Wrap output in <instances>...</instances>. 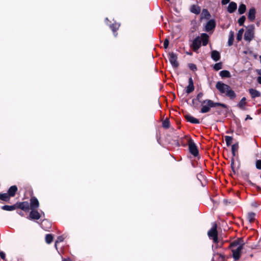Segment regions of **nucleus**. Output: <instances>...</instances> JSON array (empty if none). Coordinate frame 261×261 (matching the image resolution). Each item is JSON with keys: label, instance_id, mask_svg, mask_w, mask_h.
Masks as SVG:
<instances>
[{"label": "nucleus", "instance_id": "1", "mask_svg": "<svg viewBox=\"0 0 261 261\" xmlns=\"http://www.w3.org/2000/svg\"><path fill=\"white\" fill-rule=\"evenodd\" d=\"M244 245V241L241 239L235 240L230 244V247L234 260H237L240 258Z\"/></svg>", "mask_w": 261, "mask_h": 261}, {"label": "nucleus", "instance_id": "2", "mask_svg": "<svg viewBox=\"0 0 261 261\" xmlns=\"http://www.w3.org/2000/svg\"><path fill=\"white\" fill-rule=\"evenodd\" d=\"M201 106L200 112L201 113H206L210 112L211 108H214L217 106H220L223 108L226 109L227 106L224 103L215 102L210 99H205L200 101Z\"/></svg>", "mask_w": 261, "mask_h": 261}, {"label": "nucleus", "instance_id": "3", "mask_svg": "<svg viewBox=\"0 0 261 261\" xmlns=\"http://www.w3.org/2000/svg\"><path fill=\"white\" fill-rule=\"evenodd\" d=\"M208 35L206 33H202L200 36H198L194 39L191 47L194 51H197V50L200 47L201 43H202L203 46H205L208 43Z\"/></svg>", "mask_w": 261, "mask_h": 261}, {"label": "nucleus", "instance_id": "4", "mask_svg": "<svg viewBox=\"0 0 261 261\" xmlns=\"http://www.w3.org/2000/svg\"><path fill=\"white\" fill-rule=\"evenodd\" d=\"M207 235L210 239L212 240L215 244H218L217 225L215 223L212 224V228L208 231Z\"/></svg>", "mask_w": 261, "mask_h": 261}, {"label": "nucleus", "instance_id": "5", "mask_svg": "<svg viewBox=\"0 0 261 261\" xmlns=\"http://www.w3.org/2000/svg\"><path fill=\"white\" fill-rule=\"evenodd\" d=\"M255 26L253 24L250 25L247 27V30L244 34V39L250 42L254 37V31Z\"/></svg>", "mask_w": 261, "mask_h": 261}, {"label": "nucleus", "instance_id": "6", "mask_svg": "<svg viewBox=\"0 0 261 261\" xmlns=\"http://www.w3.org/2000/svg\"><path fill=\"white\" fill-rule=\"evenodd\" d=\"M189 149L190 153L196 156L198 154V150L195 143L192 140L189 142Z\"/></svg>", "mask_w": 261, "mask_h": 261}, {"label": "nucleus", "instance_id": "7", "mask_svg": "<svg viewBox=\"0 0 261 261\" xmlns=\"http://www.w3.org/2000/svg\"><path fill=\"white\" fill-rule=\"evenodd\" d=\"M228 85L225 84L221 82H217L216 85V88L222 94L225 93V91L226 90L228 89Z\"/></svg>", "mask_w": 261, "mask_h": 261}, {"label": "nucleus", "instance_id": "8", "mask_svg": "<svg viewBox=\"0 0 261 261\" xmlns=\"http://www.w3.org/2000/svg\"><path fill=\"white\" fill-rule=\"evenodd\" d=\"M28 218L30 220H38L41 217L40 214L35 210H31Z\"/></svg>", "mask_w": 261, "mask_h": 261}, {"label": "nucleus", "instance_id": "9", "mask_svg": "<svg viewBox=\"0 0 261 261\" xmlns=\"http://www.w3.org/2000/svg\"><path fill=\"white\" fill-rule=\"evenodd\" d=\"M39 206V203L38 199L35 197H31L30 199V208L31 210H35Z\"/></svg>", "mask_w": 261, "mask_h": 261}, {"label": "nucleus", "instance_id": "10", "mask_svg": "<svg viewBox=\"0 0 261 261\" xmlns=\"http://www.w3.org/2000/svg\"><path fill=\"white\" fill-rule=\"evenodd\" d=\"M223 94H224L226 96L229 97L230 99H233L236 97V94L231 89L230 86L228 87V89L226 90Z\"/></svg>", "mask_w": 261, "mask_h": 261}, {"label": "nucleus", "instance_id": "11", "mask_svg": "<svg viewBox=\"0 0 261 261\" xmlns=\"http://www.w3.org/2000/svg\"><path fill=\"white\" fill-rule=\"evenodd\" d=\"M168 59L172 65H177V56L173 53H169L168 55Z\"/></svg>", "mask_w": 261, "mask_h": 261}, {"label": "nucleus", "instance_id": "12", "mask_svg": "<svg viewBox=\"0 0 261 261\" xmlns=\"http://www.w3.org/2000/svg\"><path fill=\"white\" fill-rule=\"evenodd\" d=\"M216 24L214 20H209L205 26V31L208 32L213 30L215 27Z\"/></svg>", "mask_w": 261, "mask_h": 261}, {"label": "nucleus", "instance_id": "13", "mask_svg": "<svg viewBox=\"0 0 261 261\" xmlns=\"http://www.w3.org/2000/svg\"><path fill=\"white\" fill-rule=\"evenodd\" d=\"M185 118L186 120L192 123L193 124H199L200 123L198 119L194 117L193 116L190 115H186L185 116Z\"/></svg>", "mask_w": 261, "mask_h": 261}, {"label": "nucleus", "instance_id": "14", "mask_svg": "<svg viewBox=\"0 0 261 261\" xmlns=\"http://www.w3.org/2000/svg\"><path fill=\"white\" fill-rule=\"evenodd\" d=\"M237 5L235 2H231L229 3V4L228 6L227 7V11L230 13H232L237 9Z\"/></svg>", "mask_w": 261, "mask_h": 261}, {"label": "nucleus", "instance_id": "15", "mask_svg": "<svg viewBox=\"0 0 261 261\" xmlns=\"http://www.w3.org/2000/svg\"><path fill=\"white\" fill-rule=\"evenodd\" d=\"M249 92L251 96V97L253 99L256 97H260L261 95V93L259 91L252 88L250 89L249 90Z\"/></svg>", "mask_w": 261, "mask_h": 261}, {"label": "nucleus", "instance_id": "16", "mask_svg": "<svg viewBox=\"0 0 261 261\" xmlns=\"http://www.w3.org/2000/svg\"><path fill=\"white\" fill-rule=\"evenodd\" d=\"M255 17V10L254 8H251L249 10L248 15V19L252 21L254 20Z\"/></svg>", "mask_w": 261, "mask_h": 261}, {"label": "nucleus", "instance_id": "17", "mask_svg": "<svg viewBox=\"0 0 261 261\" xmlns=\"http://www.w3.org/2000/svg\"><path fill=\"white\" fill-rule=\"evenodd\" d=\"M17 191V187L16 186H12L9 189L8 194L10 197H13Z\"/></svg>", "mask_w": 261, "mask_h": 261}, {"label": "nucleus", "instance_id": "18", "mask_svg": "<svg viewBox=\"0 0 261 261\" xmlns=\"http://www.w3.org/2000/svg\"><path fill=\"white\" fill-rule=\"evenodd\" d=\"M190 11L193 13L199 14L200 13L201 9L198 6L193 5L191 7Z\"/></svg>", "mask_w": 261, "mask_h": 261}, {"label": "nucleus", "instance_id": "19", "mask_svg": "<svg viewBox=\"0 0 261 261\" xmlns=\"http://www.w3.org/2000/svg\"><path fill=\"white\" fill-rule=\"evenodd\" d=\"M211 57L215 61H218L220 57V53L217 50H213L211 53Z\"/></svg>", "mask_w": 261, "mask_h": 261}, {"label": "nucleus", "instance_id": "20", "mask_svg": "<svg viewBox=\"0 0 261 261\" xmlns=\"http://www.w3.org/2000/svg\"><path fill=\"white\" fill-rule=\"evenodd\" d=\"M19 207L21 210L27 212L30 209V205L28 202H23L19 204Z\"/></svg>", "mask_w": 261, "mask_h": 261}, {"label": "nucleus", "instance_id": "21", "mask_svg": "<svg viewBox=\"0 0 261 261\" xmlns=\"http://www.w3.org/2000/svg\"><path fill=\"white\" fill-rule=\"evenodd\" d=\"M255 214L252 212L249 213L247 215V219L250 223H252L255 220Z\"/></svg>", "mask_w": 261, "mask_h": 261}, {"label": "nucleus", "instance_id": "22", "mask_svg": "<svg viewBox=\"0 0 261 261\" xmlns=\"http://www.w3.org/2000/svg\"><path fill=\"white\" fill-rule=\"evenodd\" d=\"M119 27L120 24L117 23H113V24L110 25V28L113 32L115 36H116L117 35V34H115V32L119 29Z\"/></svg>", "mask_w": 261, "mask_h": 261}, {"label": "nucleus", "instance_id": "23", "mask_svg": "<svg viewBox=\"0 0 261 261\" xmlns=\"http://www.w3.org/2000/svg\"><path fill=\"white\" fill-rule=\"evenodd\" d=\"M234 39V32L232 31L229 32V38H228V45L230 46L232 44Z\"/></svg>", "mask_w": 261, "mask_h": 261}, {"label": "nucleus", "instance_id": "24", "mask_svg": "<svg viewBox=\"0 0 261 261\" xmlns=\"http://www.w3.org/2000/svg\"><path fill=\"white\" fill-rule=\"evenodd\" d=\"M246 98L243 97L238 104V106L241 109H244L246 105Z\"/></svg>", "mask_w": 261, "mask_h": 261}, {"label": "nucleus", "instance_id": "25", "mask_svg": "<svg viewBox=\"0 0 261 261\" xmlns=\"http://www.w3.org/2000/svg\"><path fill=\"white\" fill-rule=\"evenodd\" d=\"M10 196L8 193H0V199L5 201H7L10 199Z\"/></svg>", "mask_w": 261, "mask_h": 261}, {"label": "nucleus", "instance_id": "26", "mask_svg": "<svg viewBox=\"0 0 261 261\" xmlns=\"http://www.w3.org/2000/svg\"><path fill=\"white\" fill-rule=\"evenodd\" d=\"M239 148V145L238 143L234 144L231 146V151L233 156H235L236 154V152L238 151Z\"/></svg>", "mask_w": 261, "mask_h": 261}, {"label": "nucleus", "instance_id": "27", "mask_svg": "<svg viewBox=\"0 0 261 261\" xmlns=\"http://www.w3.org/2000/svg\"><path fill=\"white\" fill-rule=\"evenodd\" d=\"M201 18H208L209 16H210V14L206 9H203L202 11L201 14Z\"/></svg>", "mask_w": 261, "mask_h": 261}, {"label": "nucleus", "instance_id": "28", "mask_svg": "<svg viewBox=\"0 0 261 261\" xmlns=\"http://www.w3.org/2000/svg\"><path fill=\"white\" fill-rule=\"evenodd\" d=\"M220 75L222 77H229L230 76L229 72L227 70H222V71H220Z\"/></svg>", "mask_w": 261, "mask_h": 261}, {"label": "nucleus", "instance_id": "29", "mask_svg": "<svg viewBox=\"0 0 261 261\" xmlns=\"http://www.w3.org/2000/svg\"><path fill=\"white\" fill-rule=\"evenodd\" d=\"M246 9V6L244 4H241L239 6L238 11L240 14H243L245 12Z\"/></svg>", "mask_w": 261, "mask_h": 261}, {"label": "nucleus", "instance_id": "30", "mask_svg": "<svg viewBox=\"0 0 261 261\" xmlns=\"http://www.w3.org/2000/svg\"><path fill=\"white\" fill-rule=\"evenodd\" d=\"M244 30L243 29H241L237 33V39L239 41L242 40L243 34Z\"/></svg>", "mask_w": 261, "mask_h": 261}, {"label": "nucleus", "instance_id": "31", "mask_svg": "<svg viewBox=\"0 0 261 261\" xmlns=\"http://www.w3.org/2000/svg\"><path fill=\"white\" fill-rule=\"evenodd\" d=\"M232 140H233V138L232 137L228 136H226L225 137V142H226V145L227 146H229L230 145V144L232 143Z\"/></svg>", "mask_w": 261, "mask_h": 261}, {"label": "nucleus", "instance_id": "32", "mask_svg": "<svg viewBox=\"0 0 261 261\" xmlns=\"http://www.w3.org/2000/svg\"><path fill=\"white\" fill-rule=\"evenodd\" d=\"M15 206L14 205H4L2 207V209L5 211H12L14 210H15Z\"/></svg>", "mask_w": 261, "mask_h": 261}, {"label": "nucleus", "instance_id": "33", "mask_svg": "<svg viewBox=\"0 0 261 261\" xmlns=\"http://www.w3.org/2000/svg\"><path fill=\"white\" fill-rule=\"evenodd\" d=\"M53 240V237L51 234H47L45 236V241L46 243L50 244Z\"/></svg>", "mask_w": 261, "mask_h": 261}, {"label": "nucleus", "instance_id": "34", "mask_svg": "<svg viewBox=\"0 0 261 261\" xmlns=\"http://www.w3.org/2000/svg\"><path fill=\"white\" fill-rule=\"evenodd\" d=\"M194 90V85H188V86L186 88V92L188 94H189L193 92Z\"/></svg>", "mask_w": 261, "mask_h": 261}, {"label": "nucleus", "instance_id": "35", "mask_svg": "<svg viewBox=\"0 0 261 261\" xmlns=\"http://www.w3.org/2000/svg\"><path fill=\"white\" fill-rule=\"evenodd\" d=\"M245 19H246V17L245 16H242V17H241L239 20H238V23L240 25H242L245 21Z\"/></svg>", "mask_w": 261, "mask_h": 261}, {"label": "nucleus", "instance_id": "36", "mask_svg": "<svg viewBox=\"0 0 261 261\" xmlns=\"http://www.w3.org/2000/svg\"><path fill=\"white\" fill-rule=\"evenodd\" d=\"M63 240H64V238L62 236H59V237H58L57 240V241H56V243H55V247H56V248H57V243H58L59 242H63Z\"/></svg>", "mask_w": 261, "mask_h": 261}, {"label": "nucleus", "instance_id": "37", "mask_svg": "<svg viewBox=\"0 0 261 261\" xmlns=\"http://www.w3.org/2000/svg\"><path fill=\"white\" fill-rule=\"evenodd\" d=\"M163 127L166 128L169 127V122L168 120H165L163 122Z\"/></svg>", "mask_w": 261, "mask_h": 261}, {"label": "nucleus", "instance_id": "38", "mask_svg": "<svg viewBox=\"0 0 261 261\" xmlns=\"http://www.w3.org/2000/svg\"><path fill=\"white\" fill-rule=\"evenodd\" d=\"M256 167L258 169H261V160H258L256 161Z\"/></svg>", "mask_w": 261, "mask_h": 261}, {"label": "nucleus", "instance_id": "39", "mask_svg": "<svg viewBox=\"0 0 261 261\" xmlns=\"http://www.w3.org/2000/svg\"><path fill=\"white\" fill-rule=\"evenodd\" d=\"M202 96L203 93L202 92L199 93L196 96V100H197L200 102V101H201L200 99L202 97Z\"/></svg>", "mask_w": 261, "mask_h": 261}, {"label": "nucleus", "instance_id": "40", "mask_svg": "<svg viewBox=\"0 0 261 261\" xmlns=\"http://www.w3.org/2000/svg\"><path fill=\"white\" fill-rule=\"evenodd\" d=\"M169 45V41L168 39H166L164 42V46L165 48H167Z\"/></svg>", "mask_w": 261, "mask_h": 261}, {"label": "nucleus", "instance_id": "41", "mask_svg": "<svg viewBox=\"0 0 261 261\" xmlns=\"http://www.w3.org/2000/svg\"><path fill=\"white\" fill-rule=\"evenodd\" d=\"M230 0H222L221 3L223 5H225L228 4Z\"/></svg>", "mask_w": 261, "mask_h": 261}, {"label": "nucleus", "instance_id": "42", "mask_svg": "<svg viewBox=\"0 0 261 261\" xmlns=\"http://www.w3.org/2000/svg\"><path fill=\"white\" fill-rule=\"evenodd\" d=\"M0 257L2 259H5V253L4 252L1 251L0 252Z\"/></svg>", "mask_w": 261, "mask_h": 261}, {"label": "nucleus", "instance_id": "43", "mask_svg": "<svg viewBox=\"0 0 261 261\" xmlns=\"http://www.w3.org/2000/svg\"><path fill=\"white\" fill-rule=\"evenodd\" d=\"M189 85H193V81L192 77L189 79Z\"/></svg>", "mask_w": 261, "mask_h": 261}, {"label": "nucleus", "instance_id": "44", "mask_svg": "<svg viewBox=\"0 0 261 261\" xmlns=\"http://www.w3.org/2000/svg\"><path fill=\"white\" fill-rule=\"evenodd\" d=\"M190 67L192 71H195L197 70V66H190Z\"/></svg>", "mask_w": 261, "mask_h": 261}, {"label": "nucleus", "instance_id": "45", "mask_svg": "<svg viewBox=\"0 0 261 261\" xmlns=\"http://www.w3.org/2000/svg\"><path fill=\"white\" fill-rule=\"evenodd\" d=\"M214 68L216 70H219L221 69V66H213Z\"/></svg>", "mask_w": 261, "mask_h": 261}, {"label": "nucleus", "instance_id": "46", "mask_svg": "<svg viewBox=\"0 0 261 261\" xmlns=\"http://www.w3.org/2000/svg\"><path fill=\"white\" fill-rule=\"evenodd\" d=\"M257 81L259 84H261V76L257 78Z\"/></svg>", "mask_w": 261, "mask_h": 261}, {"label": "nucleus", "instance_id": "47", "mask_svg": "<svg viewBox=\"0 0 261 261\" xmlns=\"http://www.w3.org/2000/svg\"><path fill=\"white\" fill-rule=\"evenodd\" d=\"M62 261H71L69 258H64Z\"/></svg>", "mask_w": 261, "mask_h": 261}, {"label": "nucleus", "instance_id": "48", "mask_svg": "<svg viewBox=\"0 0 261 261\" xmlns=\"http://www.w3.org/2000/svg\"><path fill=\"white\" fill-rule=\"evenodd\" d=\"M214 65H216V66L220 65V63H216L215 64H214Z\"/></svg>", "mask_w": 261, "mask_h": 261}, {"label": "nucleus", "instance_id": "49", "mask_svg": "<svg viewBox=\"0 0 261 261\" xmlns=\"http://www.w3.org/2000/svg\"><path fill=\"white\" fill-rule=\"evenodd\" d=\"M19 215H20L21 216H23V213H22V212H20V213H19Z\"/></svg>", "mask_w": 261, "mask_h": 261}, {"label": "nucleus", "instance_id": "50", "mask_svg": "<svg viewBox=\"0 0 261 261\" xmlns=\"http://www.w3.org/2000/svg\"><path fill=\"white\" fill-rule=\"evenodd\" d=\"M187 54H189V55H192V53H187Z\"/></svg>", "mask_w": 261, "mask_h": 261}, {"label": "nucleus", "instance_id": "51", "mask_svg": "<svg viewBox=\"0 0 261 261\" xmlns=\"http://www.w3.org/2000/svg\"><path fill=\"white\" fill-rule=\"evenodd\" d=\"M259 59H260V63H261V56H259Z\"/></svg>", "mask_w": 261, "mask_h": 261}, {"label": "nucleus", "instance_id": "52", "mask_svg": "<svg viewBox=\"0 0 261 261\" xmlns=\"http://www.w3.org/2000/svg\"><path fill=\"white\" fill-rule=\"evenodd\" d=\"M195 99L192 100V102L194 103Z\"/></svg>", "mask_w": 261, "mask_h": 261}]
</instances>
